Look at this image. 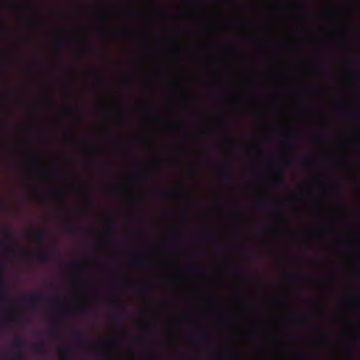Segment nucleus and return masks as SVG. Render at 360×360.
<instances>
[{"instance_id":"f257e3e1","label":"nucleus","mask_w":360,"mask_h":360,"mask_svg":"<svg viewBox=\"0 0 360 360\" xmlns=\"http://www.w3.org/2000/svg\"><path fill=\"white\" fill-rule=\"evenodd\" d=\"M25 345V339L18 335L16 336L13 342V347L16 349V351L13 353V354L11 356H7V359L8 360H23V354L22 352V348Z\"/></svg>"},{"instance_id":"f03ea898","label":"nucleus","mask_w":360,"mask_h":360,"mask_svg":"<svg viewBox=\"0 0 360 360\" xmlns=\"http://www.w3.org/2000/svg\"><path fill=\"white\" fill-rule=\"evenodd\" d=\"M45 299V296L40 292H34L29 297H25L22 299L23 302L32 306L41 302Z\"/></svg>"},{"instance_id":"7ed1b4c3","label":"nucleus","mask_w":360,"mask_h":360,"mask_svg":"<svg viewBox=\"0 0 360 360\" xmlns=\"http://www.w3.org/2000/svg\"><path fill=\"white\" fill-rule=\"evenodd\" d=\"M22 255L26 257H34L36 260L43 262H49L51 259L50 253L46 251H42L36 254H33L30 252H23Z\"/></svg>"},{"instance_id":"20e7f679","label":"nucleus","mask_w":360,"mask_h":360,"mask_svg":"<svg viewBox=\"0 0 360 360\" xmlns=\"http://www.w3.org/2000/svg\"><path fill=\"white\" fill-rule=\"evenodd\" d=\"M0 299L4 301L7 299L6 285L1 271H0Z\"/></svg>"},{"instance_id":"39448f33","label":"nucleus","mask_w":360,"mask_h":360,"mask_svg":"<svg viewBox=\"0 0 360 360\" xmlns=\"http://www.w3.org/2000/svg\"><path fill=\"white\" fill-rule=\"evenodd\" d=\"M30 234L34 236L36 240L39 244H44L46 240V234L42 231L30 230Z\"/></svg>"},{"instance_id":"423d86ee","label":"nucleus","mask_w":360,"mask_h":360,"mask_svg":"<svg viewBox=\"0 0 360 360\" xmlns=\"http://www.w3.org/2000/svg\"><path fill=\"white\" fill-rule=\"evenodd\" d=\"M74 340L77 344L82 345L86 342L87 339L85 335L81 333H78L74 336Z\"/></svg>"},{"instance_id":"0eeeda50","label":"nucleus","mask_w":360,"mask_h":360,"mask_svg":"<svg viewBox=\"0 0 360 360\" xmlns=\"http://www.w3.org/2000/svg\"><path fill=\"white\" fill-rule=\"evenodd\" d=\"M33 349L37 352L44 353L46 352V345L44 342H39L33 345Z\"/></svg>"},{"instance_id":"6e6552de","label":"nucleus","mask_w":360,"mask_h":360,"mask_svg":"<svg viewBox=\"0 0 360 360\" xmlns=\"http://www.w3.org/2000/svg\"><path fill=\"white\" fill-rule=\"evenodd\" d=\"M180 192L178 190H167V191H161V194L164 196L167 195L169 194H174V195H178Z\"/></svg>"},{"instance_id":"1a4fd4ad","label":"nucleus","mask_w":360,"mask_h":360,"mask_svg":"<svg viewBox=\"0 0 360 360\" xmlns=\"http://www.w3.org/2000/svg\"><path fill=\"white\" fill-rule=\"evenodd\" d=\"M61 354L64 358L69 356L71 349L70 347H63L60 349Z\"/></svg>"},{"instance_id":"9d476101","label":"nucleus","mask_w":360,"mask_h":360,"mask_svg":"<svg viewBox=\"0 0 360 360\" xmlns=\"http://www.w3.org/2000/svg\"><path fill=\"white\" fill-rule=\"evenodd\" d=\"M143 264L144 263L139 260H136L133 262V265L136 267H141Z\"/></svg>"},{"instance_id":"9b49d317","label":"nucleus","mask_w":360,"mask_h":360,"mask_svg":"<svg viewBox=\"0 0 360 360\" xmlns=\"http://www.w3.org/2000/svg\"><path fill=\"white\" fill-rule=\"evenodd\" d=\"M198 338L200 340H206L208 337L205 333H200Z\"/></svg>"},{"instance_id":"f8f14e48","label":"nucleus","mask_w":360,"mask_h":360,"mask_svg":"<svg viewBox=\"0 0 360 360\" xmlns=\"http://www.w3.org/2000/svg\"><path fill=\"white\" fill-rule=\"evenodd\" d=\"M112 318L117 322H120V319H121V317H120V314H117V313H115L113 314L112 315Z\"/></svg>"},{"instance_id":"ddd939ff","label":"nucleus","mask_w":360,"mask_h":360,"mask_svg":"<svg viewBox=\"0 0 360 360\" xmlns=\"http://www.w3.org/2000/svg\"><path fill=\"white\" fill-rule=\"evenodd\" d=\"M58 328H59L58 325H57V326H54L53 328H52L51 331H50L51 333L53 334V335L56 334L58 333Z\"/></svg>"},{"instance_id":"4468645a","label":"nucleus","mask_w":360,"mask_h":360,"mask_svg":"<svg viewBox=\"0 0 360 360\" xmlns=\"http://www.w3.org/2000/svg\"><path fill=\"white\" fill-rule=\"evenodd\" d=\"M223 177L224 179H231V174L229 172V171H226V172H224V174H223Z\"/></svg>"},{"instance_id":"2eb2a0df","label":"nucleus","mask_w":360,"mask_h":360,"mask_svg":"<svg viewBox=\"0 0 360 360\" xmlns=\"http://www.w3.org/2000/svg\"><path fill=\"white\" fill-rule=\"evenodd\" d=\"M102 357L105 359H110V355L108 352H105L102 354Z\"/></svg>"},{"instance_id":"dca6fc26","label":"nucleus","mask_w":360,"mask_h":360,"mask_svg":"<svg viewBox=\"0 0 360 360\" xmlns=\"http://www.w3.org/2000/svg\"><path fill=\"white\" fill-rule=\"evenodd\" d=\"M5 238H6V240H11V239H12L13 236H12V235H11V233H8H8H6V236H5Z\"/></svg>"},{"instance_id":"f3484780","label":"nucleus","mask_w":360,"mask_h":360,"mask_svg":"<svg viewBox=\"0 0 360 360\" xmlns=\"http://www.w3.org/2000/svg\"><path fill=\"white\" fill-rule=\"evenodd\" d=\"M278 183L281 184H284V178H283V175H281L280 176V178L278 179Z\"/></svg>"},{"instance_id":"a211bd4d","label":"nucleus","mask_w":360,"mask_h":360,"mask_svg":"<svg viewBox=\"0 0 360 360\" xmlns=\"http://www.w3.org/2000/svg\"><path fill=\"white\" fill-rule=\"evenodd\" d=\"M70 310H57V312L59 314H66L67 312H70Z\"/></svg>"},{"instance_id":"6ab92c4d","label":"nucleus","mask_w":360,"mask_h":360,"mask_svg":"<svg viewBox=\"0 0 360 360\" xmlns=\"http://www.w3.org/2000/svg\"><path fill=\"white\" fill-rule=\"evenodd\" d=\"M72 228H75V229H78L79 228V226L77 225V224H70L69 226H68V229H70Z\"/></svg>"},{"instance_id":"aec40b11","label":"nucleus","mask_w":360,"mask_h":360,"mask_svg":"<svg viewBox=\"0 0 360 360\" xmlns=\"http://www.w3.org/2000/svg\"><path fill=\"white\" fill-rule=\"evenodd\" d=\"M266 201H260V202H258L257 205L259 207H263L264 205H266Z\"/></svg>"},{"instance_id":"412c9836","label":"nucleus","mask_w":360,"mask_h":360,"mask_svg":"<svg viewBox=\"0 0 360 360\" xmlns=\"http://www.w3.org/2000/svg\"><path fill=\"white\" fill-rule=\"evenodd\" d=\"M301 161H302V163H304V164H305V163H307V162H309V159H308V158H302V159L301 160Z\"/></svg>"},{"instance_id":"4be33fe9","label":"nucleus","mask_w":360,"mask_h":360,"mask_svg":"<svg viewBox=\"0 0 360 360\" xmlns=\"http://www.w3.org/2000/svg\"><path fill=\"white\" fill-rule=\"evenodd\" d=\"M172 124H173L174 126H176V127H177V126H179V124H180L179 122H177V121L174 122Z\"/></svg>"},{"instance_id":"5701e85b","label":"nucleus","mask_w":360,"mask_h":360,"mask_svg":"<svg viewBox=\"0 0 360 360\" xmlns=\"http://www.w3.org/2000/svg\"><path fill=\"white\" fill-rule=\"evenodd\" d=\"M72 266V265L71 264H70V263L66 264V267L71 268Z\"/></svg>"},{"instance_id":"b1692460","label":"nucleus","mask_w":360,"mask_h":360,"mask_svg":"<svg viewBox=\"0 0 360 360\" xmlns=\"http://www.w3.org/2000/svg\"><path fill=\"white\" fill-rule=\"evenodd\" d=\"M356 75H357L358 77H359V68H356Z\"/></svg>"},{"instance_id":"393cba45","label":"nucleus","mask_w":360,"mask_h":360,"mask_svg":"<svg viewBox=\"0 0 360 360\" xmlns=\"http://www.w3.org/2000/svg\"><path fill=\"white\" fill-rule=\"evenodd\" d=\"M224 165L225 167H228L229 166V162H224Z\"/></svg>"},{"instance_id":"a878e982","label":"nucleus","mask_w":360,"mask_h":360,"mask_svg":"<svg viewBox=\"0 0 360 360\" xmlns=\"http://www.w3.org/2000/svg\"><path fill=\"white\" fill-rule=\"evenodd\" d=\"M66 111L68 112H72L73 110L72 109L68 108V109L66 110Z\"/></svg>"},{"instance_id":"bb28decb","label":"nucleus","mask_w":360,"mask_h":360,"mask_svg":"<svg viewBox=\"0 0 360 360\" xmlns=\"http://www.w3.org/2000/svg\"><path fill=\"white\" fill-rule=\"evenodd\" d=\"M4 309V307L1 304H0V310L3 311Z\"/></svg>"},{"instance_id":"cd10ccee","label":"nucleus","mask_w":360,"mask_h":360,"mask_svg":"<svg viewBox=\"0 0 360 360\" xmlns=\"http://www.w3.org/2000/svg\"><path fill=\"white\" fill-rule=\"evenodd\" d=\"M112 304L115 305V306H117L118 304V302L115 301L112 302Z\"/></svg>"},{"instance_id":"c85d7f7f","label":"nucleus","mask_w":360,"mask_h":360,"mask_svg":"<svg viewBox=\"0 0 360 360\" xmlns=\"http://www.w3.org/2000/svg\"><path fill=\"white\" fill-rule=\"evenodd\" d=\"M277 169H278V170H279V171H281V172H282V171H283V170L281 169V167H277Z\"/></svg>"},{"instance_id":"c756f323","label":"nucleus","mask_w":360,"mask_h":360,"mask_svg":"<svg viewBox=\"0 0 360 360\" xmlns=\"http://www.w3.org/2000/svg\"><path fill=\"white\" fill-rule=\"evenodd\" d=\"M175 51H176V53H179V49L175 50Z\"/></svg>"},{"instance_id":"7c9ffc66","label":"nucleus","mask_w":360,"mask_h":360,"mask_svg":"<svg viewBox=\"0 0 360 360\" xmlns=\"http://www.w3.org/2000/svg\"><path fill=\"white\" fill-rule=\"evenodd\" d=\"M2 125H3L4 127H5L6 124V123H5V122H3V123H2Z\"/></svg>"},{"instance_id":"2f4dec72","label":"nucleus","mask_w":360,"mask_h":360,"mask_svg":"<svg viewBox=\"0 0 360 360\" xmlns=\"http://www.w3.org/2000/svg\"><path fill=\"white\" fill-rule=\"evenodd\" d=\"M0 65H1V67H3V63H0Z\"/></svg>"}]
</instances>
